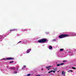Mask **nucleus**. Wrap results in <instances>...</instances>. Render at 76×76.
<instances>
[{"instance_id": "17", "label": "nucleus", "mask_w": 76, "mask_h": 76, "mask_svg": "<svg viewBox=\"0 0 76 76\" xmlns=\"http://www.w3.org/2000/svg\"><path fill=\"white\" fill-rule=\"evenodd\" d=\"M53 72V70H52L48 72V73H51V72Z\"/></svg>"}, {"instance_id": "10", "label": "nucleus", "mask_w": 76, "mask_h": 76, "mask_svg": "<svg viewBox=\"0 0 76 76\" xmlns=\"http://www.w3.org/2000/svg\"><path fill=\"white\" fill-rule=\"evenodd\" d=\"M64 64V63H61L60 64H58L57 65V66H59L60 65H63Z\"/></svg>"}, {"instance_id": "38", "label": "nucleus", "mask_w": 76, "mask_h": 76, "mask_svg": "<svg viewBox=\"0 0 76 76\" xmlns=\"http://www.w3.org/2000/svg\"><path fill=\"white\" fill-rule=\"evenodd\" d=\"M26 76V75H25V76Z\"/></svg>"}, {"instance_id": "32", "label": "nucleus", "mask_w": 76, "mask_h": 76, "mask_svg": "<svg viewBox=\"0 0 76 76\" xmlns=\"http://www.w3.org/2000/svg\"><path fill=\"white\" fill-rule=\"evenodd\" d=\"M37 76H40V75H37Z\"/></svg>"}, {"instance_id": "9", "label": "nucleus", "mask_w": 76, "mask_h": 76, "mask_svg": "<svg viewBox=\"0 0 76 76\" xmlns=\"http://www.w3.org/2000/svg\"><path fill=\"white\" fill-rule=\"evenodd\" d=\"M17 29H13L12 30H11V31H17Z\"/></svg>"}, {"instance_id": "26", "label": "nucleus", "mask_w": 76, "mask_h": 76, "mask_svg": "<svg viewBox=\"0 0 76 76\" xmlns=\"http://www.w3.org/2000/svg\"><path fill=\"white\" fill-rule=\"evenodd\" d=\"M72 69H76V68L75 67H72Z\"/></svg>"}, {"instance_id": "35", "label": "nucleus", "mask_w": 76, "mask_h": 76, "mask_svg": "<svg viewBox=\"0 0 76 76\" xmlns=\"http://www.w3.org/2000/svg\"><path fill=\"white\" fill-rule=\"evenodd\" d=\"M2 41V40H0V41Z\"/></svg>"}, {"instance_id": "34", "label": "nucleus", "mask_w": 76, "mask_h": 76, "mask_svg": "<svg viewBox=\"0 0 76 76\" xmlns=\"http://www.w3.org/2000/svg\"><path fill=\"white\" fill-rule=\"evenodd\" d=\"M22 69H23V68H22Z\"/></svg>"}, {"instance_id": "36", "label": "nucleus", "mask_w": 76, "mask_h": 76, "mask_svg": "<svg viewBox=\"0 0 76 76\" xmlns=\"http://www.w3.org/2000/svg\"><path fill=\"white\" fill-rule=\"evenodd\" d=\"M43 70V69H42V70Z\"/></svg>"}, {"instance_id": "16", "label": "nucleus", "mask_w": 76, "mask_h": 76, "mask_svg": "<svg viewBox=\"0 0 76 76\" xmlns=\"http://www.w3.org/2000/svg\"><path fill=\"white\" fill-rule=\"evenodd\" d=\"M64 50V49H61L60 50V51H63Z\"/></svg>"}, {"instance_id": "13", "label": "nucleus", "mask_w": 76, "mask_h": 76, "mask_svg": "<svg viewBox=\"0 0 76 76\" xmlns=\"http://www.w3.org/2000/svg\"><path fill=\"white\" fill-rule=\"evenodd\" d=\"M51 67V66H46V69H48V68H50V67Z\"/></svg>"}, {"instance_id": "4", "label": "nucleus", "mask_w": 76, "mask_h": 76, "mask_svg": "<svg viewBox=\"0 0 76 76\" xmlns=\"http://www.w3.org/2000/svg\"><path fill=\"white\" fill-rule=\"evenodd\" d=\"M69 35L71 36H76V33L75 32H71L69 34Z\"/></svg>"}, {"instance_id": "15", "label": "nucleus", "mask_w": 76, "mask_h": 76, "mask_svg": "<svg viewBox=\"0 0 76 76\" xmlns=\"http://www.w3.org/2000/svg\"><path fill=\"white\" fill-rule=\"evenodd\" d=\"M62 74L63 75H65V74L64 73V71H62Z\"/></svg>"}, {"instance_id": "37", "label": "nucleus", "mask_w": 76, "mask_h": 76, "mask_svg": "<svg viewBox=\"0 0 76 76\" xmlns=\"http://www.w3.org/2000/svg\"><path fill=\"white\" fill-rule=\"evenodd\" d=\"M65 73H66V72H64V73H65Z\"/></svg>"}, {"instance_id": "27", "label": "nucleus", "mask_w": 76, "mask_h": 76, "mask_svg": "<svg viewBox=\"0 0 76 76\" xmlns=\"http://www.w3.org/2000/svg\"><path fill=\"white\" fill-rule=\"evenodd\" d=\"M18 69H19V67L18 66L17 67V70H18Z\"/></svg>"}, {"instance_id": "20", "label": "nucleus", "mask_w": 76, "mask_h": 76, "mask_svg": "<svg viewBox=\"0 0 76 76\" xmlns=\"http://www.w3.org/2000/svg\"><path fill=\"white\" fill-rule=\"evenodd\" d=\"M56 41V39H53L52 40L53 42H54Z\"/></svg>"}, {"instance_id": "12", "label": "nucleus", "mask_w": 76, "mask_h": 76, "mask_svg": "<svg viewBox=\"0 0 76 76\" xmlns=\"http://www.w3.org/2000/svg\"><path fill=\"white\" fill-rule=\"evenodd\" d=\"M11 69H12V70H16V68L15 67H12Z\"/></svg>"}, {"instance_id": "18", "label": "nucleus", "mask_w": 76, "mask_h": 76, "mask_svg": "<svg viewBox=\"0 0 76 76\" xmlns=\"http://www.w3.org/2000/svg\"><path fill=\"white\" fill-rule=\"evenodd\" d=\"M11 31H11V30H10L9 31H8V33L9 34H10V33L11 32Z\"/></svg>"}, {"instance_id": "6", "label": "nucleus", "mask_w": 76, "mask_h": 76, "mask_svg": "<svg viewBox=\"0 0 76 76\" xmlns=\"http://www.w3.org/2000/svg\"><path fill=\"white\" fill-rule=\"evenodd\" d=\"M31 50V49H28L26 51V53L27 54L28 53H29L30 51Z\"/></svg>"}, {"instance_id": "2", "label": "nucleus", "mask_w": 76, "mask_h": 76, "mask_svg": "<svg viewBox=\"0 0 76 76\" xmlns=\"http://www.w3.org/2000/svg\"><path fill=\"white\" fill-rule=\"evenodd\" d=\"M46 41H47V40L46 39H42L38 40V42L40 43H42V42L44 43V42H45Z\"/></svg>"}, {"instance_id": "28", "label": "nucleus", "mask_w": 76, "mask_h": 76, "mask_svg": "<svg viewBox=\"0 0 76 76\" xmlns=\"http://www.w3.org/2000/svg\"><path fill=\"white\" fill-rule=\"evenodd\" d=\"M46 34H49V32H47L46 33Z\"/></svg>"}, {"instance_id": "24", "label": "nucleus", "mask_w": 76, "mask_h": 76, "mask_svg": "<svg viewBox=\"0 0 76 76\" xmlns=\"http://www.w3.org/2000/svg\"><path fill=\"white\" fill-rule=\"evenodd\" d=\"M31 74H28L27 75V76H31Z\"/></svg>"}, {"instance_id": "25", "label": "nucleus", "mask_w": 76, "mask_h": 76, "mask_svg": "<svg viewBox=\"0 0 76 76\" xmlns=\"http://www.w3.org/2000/svg\"><path fill=\"white\" fill-rule=\"evenodd\" d=\"M26 66L25 65H24L23 66V67L24 68H26Z\"/></svg>"}, {"instance_id": "7", "label": "nucleus", "mask_w": 76, "mask_h": 76, "mask_svg": "<svg viewBox=\"0 0 76 76\" xmlns=\"http://www.w3.org/2000/svg\"><path fill=\"white\" fill-rule=\"evenodd\" d=\"M27 41H28V40H25L22 42V43H23V44H25L26 42H27Z\"/></svg>"}, {"instance_id": "30", "label": "nucleus", "mask_w": 76, "mask_h": 76, "mask_svg": "<svg viewBox=\"0 0 76 76\" xmlns=\"http://www.w3.org/2000/svg\"><path fill=\"white\" fill-rule=\"evenodd\" d=\"M53 73H55V71H53Z\"/></svg>"}, {"instance_id": "11", "label": "nucleus", "mask_w": 76, "mask_h": 76, "mask_svg": "<svg viewBox=\"0 0 76 76\" xmlns=\"http://www.w3.org/2000/svg\"><path fill=\"white\" fill-rule=\"evenodd\" d=\"M49 48L50 50H51L53 48V47L51 46H49Z\"/></svg>"}, {"instance_id": "19", "label": "nucleus", "mask_w": 76, "mask_h": 76, "mask_svg": "<svg viewBox=\"0 0 76 76\" xmlns=\"http://www.w3.org/2000/svg\"><path fill=\"white\" fill-rule=\"evenodd\" d=\"M27 29H22L23 31H27Z\"/></svg>"}, {"instance_id": "21", "label": "nucleus", "mask_w": 76, "mask_h": 76, "mask_svg": "<svg viewBox=\"0 0 76 76\" xmlns=\"http://www.w3.org/2000/svg\"><path fill=\"white\" fill-rule=\"evenodd\" d=\"M13 61H10V62H9V63H13Z\"/></svg>"}, {"instance_id": "14", "label": "nucleus", "mask_w": 76, "mask_h": 76, "mask_svg": "<svg viewBox=\"0 0 76 76\" xmlns=\"http://www.w3.org/2000/svg\"><path fill=\"white\" fill-rule=\"evenodd\" d=\"M73 72V71H72V70H69L68 71V72L69 73V72Z\"/></svg>"}, {"instance_id": "31", "label": "nucleus", "mask_w": 76, "mask_h": 76, "mask_svg": "<svg viewBox=\"0 0 76 76\" xmlns=\"http://www.w3.org/2000/svg\"><path fill=\"white\" fill-rule=\"evenodd\" d=\"M19 42H21V41H20L19 42H18V44H19Z\"/></svg>"}, {"instance_id": "22", "label": "nucleus", "mask_w": 76, "mask_h": 76, "mask_svg": "<svg viewBox=\"0 0 76 76\" xmlns=\"http://www.w3.org/2000/svg\"><path fill=\"white\" fill-rule=\"evenodd\" d=\"M2 38H3V36L2 35H0V39Z\"/></svg>"}, {"instance_id": "8", "label": "nucleus", "mask_w": 76, "mask_h": 76, "mask_svg": "<svg viewBox=\"0 0 76 76\" xmlns=\"http://www.w3.org/2000/svg\"><path fill=\"white\" fill-rule=\"evenodd\" d=\"M18 72V70H15L13 72V73L14 74H16Z\"/></svg>"}, {"instance_id": "33", "label": "nucleus", "mask_w": 76, "mask_h": 76, "mask_svg": "<svg viewBox=\"0 0 76 76\" xmlns=\"http://www.w3.org/2000/svg\"><path fill=\"white\" fill-rule=\"evenodd\" d=\"M50 69H48V70H49Z\"/></svg>"}, {"instance_id": "5", "label": "nucleus", "mask_w": 76, "mask_h": 76, "mask_svg": "<svg viewBox=\"0 0 76 76\" xmlns=\"http://www.w3.org/2000/svg\"><path fill=\"white\" fill-rule=\"evenodd\" d=\"M69 53H70V55L69 56H74V54H73V52L72 51H69Z\"/></svg>"}, {"instance_id": "1", "label": "nucleus", "mask_w": 76, "mask_h": 76, "mask_svg": "<svg viewBox=\"0 0 76 76\" xmlns=\"http://www.w3.org/2000/svg\"><path fill=\"white\" fill-rule=\"evenodd\" d=\"M69 34H62L61 35H60L58 36L59 38H64L65 37H69Z\"/></svg>"}, {"instance_id": "23", "label": "nucleus", "mask_w": 76, "mask_h": 76, "mask_svg": "<svg viewBox=\"0 0 76 76\" xmlns=\"http://www.w3.org/2000/svg\"><path fill=\"white\" fill-rule=\"evenodd\" d=\"M53 70H57V68H53Z\"/></svg>"}, {"instance_id": "3", "label": "nucleus", "mask_w": 76, "mask_h": 76, "mask_svg": "<svg viewBox=\"0 0 76 76\" xmlns=\"http://www.w3.org/2000/svg\"><path fill=\"white\" fill-rule=\"evenodd\" d=\"M14 60V58L12 57H9L7 58H3L1 59V60Z\"/></svg>"}, {"instance_id": "29", "label": "nucleus", "mask_w": 76, "mask_h": 76, "mask_svg": "<svg viewBox=\"0 0 76 76\" xmlns=\"http://www.w3.org/2000/svg\"><path fill=\"white\" fill-rule=\"evenodd\" d=\"M66 61H63V62H66Z\"/></svg>"}]
</instances>
